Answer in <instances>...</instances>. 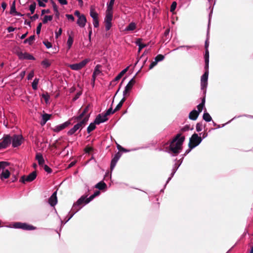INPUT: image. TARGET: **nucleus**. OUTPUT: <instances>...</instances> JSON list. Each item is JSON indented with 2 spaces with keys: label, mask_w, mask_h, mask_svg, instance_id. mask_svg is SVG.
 <instances>
[{
  "label": "nucleus",
  "mask_w": 253,
  "mask_h": 253,
  "mask_svg": "<svg viewBox=\"0 0 253 253\" xmlns=\"http://www.w3.org/2000/svg\"><path fill=\"white\" fill-rule=\"evenodd\" d=\"M180 134H177L171 142L169 146V153L171 152L175 155L180 153L184 140V137H180Z\"/></svg>",
  "instance_id": "nucleus-1"
},
{
  "label": "nucleus",
  "mask_w": 253,
  "mask_h": 253,
  "mask_svg": "<svg viewBox=\"0 0 253 253\" xmlns=\"http://www.w3.org/2000/svg\"><path fill=\"white\" fill-rule=\"evenodd\" d=\"M88 120V115L85 116L82 120H77L79 122L78 123L68 131V134L72 135L77 130L80 131L85 126Z\"/></svg>",
  "instance_id": "nucleus-2"
},
{
  "label": "nucleus",
  "mask_w": 253,
  "mask_h": 253,
  "mask_svg": "<svg viewBox=\"0 0 253 253\" xmlns=\"http://www.w3.org/2000/svg\"><path fill=\"white\" fill-rule=\"evenodd\" d=\"M201 141L202 138L197 133H194L190 139L189 146L191 149L194 148L198 146Z\"/></svg>",
  "instance_id": "nucleus-3"
},
{
  "label": "nucleus",
  "mask_w": 253,
  "mask_h": 253,
  "mask_svg": "<svg viewBox=\"0 0 253 253\" xmlns=\"http://www.w3.org/2000/svg\"><path fill=\"white\" fill-rule=\"evenodd\" d=\"M9 227H14L15 228L22 229L26 230H33L36 229V227L32 225L28 224L26 223L21 222H15L13 224L12 226Z\"/></svg>",
  "instance_id": "nucleus-4"
},
{
  "label": "nucleus",
  "mask_w": 253,
  "mask_h": 253,
  "mask_svg": "<svg viewBox=\"0 0 253 253\" xmlns=\"http://www.w3.org/2000/svg\"><path fill=\"white\" fill-rule=\"evenodd\" d=\"M89 61V59H85L79 63L69 64L68 66L73 70L78 71L84 67Z\"/></svg>",
  "instance_id": "nucleus-5"
},
{
  "label": "nucleus",
  "mask_w": 253,
  "mask_h": 253,
  "mask_svg": "<svg viewBox=\"0 0 253 253\" xmlns=\"http://www.w3.org/2000/svg\"><path fill=\"white\" fill-rule=\"evenodd\" d=\"M113 18V13L106 12L105 18V26L106 31H108L112 27L111 21Z\"/></svg>",
  "instance_id": "nucleus-6"
},
{
  "label": "nucleus",
  "mask_w": 253,
  "mask_h": 253,
  "mask_svg": "<svg viewBox=\"0 0 253 253\" xmlns=\"http://www.w3.org/2000/svg\"><path fill=\"white\" fill-rule=\"evenodd\" d=\"M11 140L12 146L16 147L22 144L23 138L21 135H14L11 138Z\"/></svg>",
  "instance_id": "nucleus-7"
},
{
  "label": "nucleus",
  "mask_w": 253,
  "mask_h": 253,
  "mask_svg": "<svg viewBox=\"0 0 253 253\" xmlns=\"http://www.w3.org/2000/svg\"><path fill=\"white\" fill-rule=\"evenodd\" d=\"M37 176V173L36 171H33L29 174L27 176H25L23 175L21 177L20 179V181L23 183H25L26 182H31L34 180Z\"/></svg>",
  "instance_id": "nucleus-8"
},
{
  "label": "nucleus",
  "mask_w": 253,
  "mask_h": 253,
  "mask_svg": "<svg viewBox=\"0 0 253 253\" xmlns=\"http://www.w3.org/2000/svg\"><path fill=\"white\" fill-rule=\"evenodd\" d=\"M208 75H209V72H208V71H207L203 75V76L201 77V89L204 90V92L206 91L205 89H206L207 84H208Z\"/></svg>",
  "instance_id": "nucleus-9"
},
{
  "label": "nucleus",
  "mask_w": 253,
  "mask_h": 253,
  "mask_svg": "<svg viewBox=\"0 0 253 253\" xmlns=\"http://www.w3.org/2000/svg\"><path fill=\"white\" fill-rule=\"evenodd\" d=\"M70 124V122H66L62 124L55 126L52 128V130L55 132H58L61 131V130L63 129L65 127H67Z\"/></svg>",
  "instance_id": "nucleus-10"
},
{
  "label": "nucleus",
  "mask_w": 253,
  "mask_h": 253,
  "mask_svg": "<svg viewBox=\"0 0 253 253\" xmlns=\"http://www.w3.org/2000/svg\"><path fill=\"white\" fill-rule=\"evenodd\" d=\"M121 156H122V154L121 153H120L119 152H118L117 153H116L115 154L114 158L112 160L111 163L110 169H111V170H112L114 169L117 162L118 161V160H119V159L120 158Z\"/></svg>",
  "instance_id": "nucleus-11"
},
{
  "label": "nucleus",
  "mask_w": 253,
  "mask_h": 253,
  "mask_svg": "<svg viewBox=\"0 0 253 253\" xmlns=\"http://www.w3.org/2000/svg\"><path fill=\"white\" fill-rule=\"evenodd\" d=\"M12 140L9 135H6L3 137V140L0 142L3 148H6L11 143Z\"/></svg>",
  "instance_id": "nucleus-12"
},
{
  "label": "nucleus",
  "mask_w": 253,
  "mask_h": 253,
  "mask_svg": "<svg viewBox=\"0 0 253 253\" xmlns=\"http://www.w3.org/2000/svg\"><path fill=\"white\" fill-rule=\"evenodd\" d=\"M17 55L18 56L19 58L21 59H30V60L34 59V58L32 55H31L26 52H18Z\"/></svg>",
  "instance_id": "nucleus-13"
},
{
  "label": "nucleus",
  "mask_w": 253,
  "mask_h": 253,
  "mask_svg": "<svg viewBox=\"0 0 253 253\" xmlns=\"http://www.w3.org/2000/svg\"><path fill=\"white\" fill-rule=\"evenodd\" d=\"M108 120L107 117L105 115H98L95 120V123L99 124L106 122Z\"/></svg>",
  "instance_id": "nucleus-14"
},
{
  "label": "nucleus",
  "mask_w": 253,
  "mask_h": 253,
  "mask_svg": "<svg viewBox=\"0 0 253 253\" xmlns=\"http://www.w3.org/2000/svg\"><path fill=\"white\" fill-rule=\"evenodd\" d=\"M86 22V19L84 15H82V16H79L77 20V24L80 27H84L85 25Z\"/></svg>",
  "instance_id": "nucleus-15"
},
{
  "label": "nucleus",
  "mask_w": 253,
  "mask_h": 253,
  "mask_svg": "<svg viewBox=\"0 0 253 253\" xmlns=\"http://www.w3.org/2000/svg\"><path fill=\"white\" fill-rule=\"evenodd\" d=\"M48 202L51 206H54L57 204V199L56 197V192H55L52 194L49 199Z\"/></svg>",
  "instance_id": "nucleus-16"
},
{
  "label": "nucleus",
  "mask_w": 253,
  "mask_h": 253,
  "mask_svg": "<svg viewBox=\"0 0 253 253\" xmlns=\"http://www.w3.org/2000/svg\"><path fill=\"white\" fill-rule=\"evenodd\" d=\"M101 66L100 65H97L95 67V69H94V72L93 73V75H92V80H93V83L94 82V81L95 80L96 77L97 76H98L101 73V71L100 70V68H101Z\"/></svg>",
  "instance_id": "nucleus-17"
},
{
  "label": "nucleus",
  "mask_w": 253,
  "mask_h": 253,
  "mask_svg": "<svg viewBox=\"0 0 253 253\" xmlns=\"http://www.w3.org/2000/svg\"><path fill=\"white\" fill-rule=\"evenodd\" d=\"M36 159L38 161L39 165L40 166L42 167L44 165V160L42 155L41 153H39L36 154Z\"/></svg>",
  "instance_id": "nucleus-18"
},
{
  "label": "nucleus",
  "mask_w": 253,
  "mask_h": 253,
  "mask_svg": "<svg viewBox=\"0 0 253 253\" xmlns=\"http://www.w3.org/2000/svg\"><path fill=\"white\" fill-rule=\"evenodd\" d=\"M199 115V112H198L196 110H193L190 113L189 118L190 120H196L197 119Z\"/></svg>",
  "instance_id": "nucleus-19"
},
{
  "label": "nucleus",
  "mask_w": 253,
  "mask_h": 253,
  "mask_svg": "<svg viewBox=\"0 0 253 253\" xmlns=\"http://www.w3.org/2000/svg\"><path fill=\"white\" fill-rule=\"evenodd\" d=\"M89 109V106H86L84 109L83 112L78 116L76 118L77 120H82L85 116L88 115V117L89 116V114H86V113L88 112Z\"/></svg>",
  "instance_id": "nucleus-20"
},
{
  "label": "nucleus",
  "mask_w": 253,
  "mask_h": 253,
  "mask_svg": "<svg viewBox=\"0 0 253 253\" xmlns=\"http://www.w3.org/2000/svg\"><path fill=\"white\" fill-rule=\"evenodd\" d=\"M10 174V172L8 169H5V168L3 169L0 175V178L1 179H7L9 177Z\"/></svg>",
  "instance_id": "nucleus-21"
},
{
  "label": "nucleus",
  "mask_w": 253,
  "mask_h": 253,
  "mask_svg": "<svg viewBox=\"0 0 253 253\" xmlns=\"http://www.w3.org/2000/svg\"><path fill=\"white\" fill-rule=\"evenodd\" d=\"M135 77H134L127 84L125 88L129 91L132 89L133 85L135 83V81L134 80Z\"/></svg>",
  "instance_id": "nucleus-22"
},
{
  "label": "nucleus",
  "mask_w": 253,
  "mask_h": 253,
  "mask_svg": "<svg viewBox=\"0 0 253 253\" xmlns=\"http://www.w3.org/2000/svg\"><path fill=\"white\" fill-rule=\"evenodd\" d=\"M136 24L134 22H131L125 29L126 31H132L136 29Z\"/></svg>",
  "instance_id": "nucleus-23"
},
{
  "label": "nucleus",
  "mask_w": 253,
  "mask_h": 253,
  "mask_svg": "<svg viewBox=\"0 0 253 253\" xmlns=\"http://www.w3.org/2000/svg\"><path fill=\"white\" fill-rule=\"evenodd\" d=\"M90 15L93 19V20L97 19H98V14L95 11V9L93 7H91L90 8Z\"/></svg>",
  "instance_id": "nucleus-24"
},
{
  "label": "nucleus",
  "mask_w": 253,
  "mask_h": 253,
  "mask_svg": "<svg viewBox=\"0 0 253 253\" xmlns=\"http://www.w3.org/2000/svg\"><path fill=\"white\" fill-rule=\"evenodd\" d=\"M86 197L84 196L81 197L73 206V208H75L76 206H80L83 203L85 204Z\"/></svg>",
  "instance_id": "nucleus-25"
},
{
  "label": "nucleus",
  "mask_w": 253,
  "mask_h": 253,
  "mask_svg": "<svg viewBox=\"0 0 253 253\" xmlns=\"http://www.w3.org/2000/svg\"><path fill=\"white\" fill-rule=\"evenodd\" d=\"M128 69V67H126V68H125V69L122 70L119 73V74L115 78L114 81H119L122 77V76L127 71Z\"/></svg>",
  "instance_id": "nucleus-26"
},
{
  "label": "nucleus",
  "mask_w": 253,
  "mask_h": 253,
  "mask_svg": "<svg viewBox=\"0 0 253 253\" xmlns=\"http://www.w3.org/2000/svg\"><path fill=\"white\" fill-rule=\"evenodd\" d=\"M115 0H110L109 3L107 4V9L106 12L113 13V6Z\"/></svg>",
  "instance_id": "nucleus-27"
},
{
  "label": "nucleus",
  "mask_w": 253,
  "mask_h": 253,
  "mask_svg": "<svg viewBox=\"0 0 253 253\" xmlns=\"http://www.w3.org/2000/svg\"><path fill=\"white\" fill-rule=\"evenodd\" d=\"M107 187L106 184L102 181H101L99 183H98L95 185V188L99 189V190H103L105 189Z\"/></svg>",
  "instance_id": "nucleus-28"
},
{
  "label": "nucleus",
  "mask_w": 253,
  "mask_h": 253,
  "mask_svg": "<svg viewBox=\"0 0 253 253\" xmlns=\"http://www.w3.org/2000/svg\"><path fill=\"white\" fill-rule=\"evenodd\" d=\"M50 115L47 114H43L42 115V121L41 124L42 125H44L46 123V122L50 119Z\"/></svg>",
  "instance_id": "nucleus-29"
},
{
  "label": "nucleus",
  "mask_w": 253,
  "mask_h": 253,
  "mask_svg": "<svg viewBox=\"0 0 253 253\" xmlns=\"http://www.w3.org/2000/svg\"><path fill=\"white\" fill-rule=\"evenodd\" d=\"M136 43L139 46L138 52H140L141 50L146 46V44L142 43L141 40L138 39L136 42Z\"/></svg>",
  "instance_id": "nucleus-30"
},
{
  "label": "nucleus",
  "mask_w": 253,
  "mask_h": 253,
  "mask_svg": "<svg viewBox=\"0 0 253 253\" xmlns=\"http://www.w3.org/2000/svg\"><path fill=\"white\" fill-rule=\"evenodd\" d=\"M203 117V119L207 122H209L211 120V117L210 115L207 112H205L204 113Z\"/></svg>",
  "instance_id": "nucleus-31"
},
{
  "label": "nucleus",
  "mask_w": 253,
  "mask_h": 253,
  "mask_svg": "<svg viewBox=\"0 0 253 253\" xmlns=\"http://www.w3.org/2000/svg\"><path fill=\"white\" fill-rule=\"evenodd\" d=\"M126 100V98L125 97H123V98L122 99V100L120 101L119 103L117 105L115 109V111H117L119 110L122 106L124 102Z\"/></svg>",
  "instance_id": "nucleus-32"
},
{
  "label": "nucleus",
  "mask_w": 253,
  "mask_h": 253,
  "mask_svg": "<svg viewBox=\"0 0 253 253\" xmlns=\"http://www.w3.org/2000/svg\"><path fill=\"white\" fill-rule=\"evenodd\" d=\"M34 40H35V36L33 35V36H30L29 38L26 39L24 41V42L25 43H28L30 45H31L33 43V42H34Z\"/></svg>",
  "instance_id": "nucleus-33"
},
{
  "label": "nucleus",
  "mask_w": 253,
  "mask_h": 253,
  "mask_svg": "<svg viewBox=\"0 0 253 253\" xmlns=\"http://www.w3.org/2000/svg\"><path fill=\"white\" fill-rule=\"evenodd\" d=\"M95 122L93 123H91L89 126L87 127V131L88 133H90L91 131H92L95 128Z\"/></svg>",
  "instance_id": "nucleus-34"
},
{
  "label": "nucleus",
  "mask_w": 253,
  "mask_h": 253,
  "mask_svg": "<svg viewBox=\"0 0 253 253\" xmlns=\"http://www.w3.org/2000/svg\"><path fill=\"white\" fill-rule=\"evenodd\" d=\"M9 165V163L6 162H0V171L5 169L7 166Z\"/></svg>",
  "instance_id": "nucleus-35"
},
{
  "label": "nucleus",
  "mask_w": 253,
  "mask_h": 253,
  "mask_svg": "<svg viewBox=\"0 0 253 253\" xmlns=\"http://www.w3.org/2000/svg\"><path fill=\"white\" fill-rule=\"evenodd\" d=\"M73 43V38L71 36H69L68 37V41H67V45L68 46V49L71 48Z\"/></svg>",
  "instance_id": "nucleus-36"
},
{
  "label": "nucleus",
  "mask_w": 253,
  "mask_h": 253,
  "mask_svg": "<svg viewBox=\"0 0 253 253\" xmlns=\"http://www.w3.org/2000/svg\"><path fill=\"white\" fill-rule=\"evenodd\" d=\"M39 83V79H35L32 83V87L34 90L37 89V85Z\"/></svg>",
  "instance_id": "nucleus-37"
},
{
  "label": "nucleus",
  "mask_w": 253,
  "mask_h": 253,
  "mask_svg": "<svg viewBox=\"0 0 253 253\" xmlns=\"http://www.w3.org/2000/svg\"><path fill=\"white\" fill-rule=\"evenodd\" d=\"M36 3L35 2H33L30 5L29 9L31 11V14H33L34 13L35 8H36Z\"/></svg>",
  "instance_id": "nucleus-38"
},
{
  "label": "nucleus",
  "mask_w": 253,
  "mask_h": 253,
  "mask_svg": "<svg viewBox=\"0 0 253 253\" xmlns=\"http://www.w3.org/2000/svg\"><path fill=\"white\" fill-rule=\"evenodd\" d=\"M52 19V16L50 15H45L43 20V23H45L48 21H51Z\"/></svg>",
  "instance_id": "nucleus-39"
},
{
  "label": "nucleus",
  "mask_w": 253,
  "mask_h": 253,
  "mask_svg": "<svg viewBox=\"0 0 253 253\" xmlns=\"http://www.w3.org/2000/svg\"><path fill=\"white\" fill-rule=\"evenodd\" d=\"M164 59V56L162 54H159L155 58V60H156L157 62L161 61L163 60Z\"/></svg>",
  "instance_id": "nucleus-40"
},
{
  "label": "nucleus",
  "mask_w": 253,
  "mask_h": 253,
  "mask_svg": "<svg viewBox=\"0 0 253 253\" xmlns=\"http://www.w3.org/2000/svg\"><path fill=\"white\" fill-rule=\"evenodd\" d=\"M115 112V109L113 110L112 107H111L104 114L107 117L110 114L114 113Z\"/></svg>",
  "instance_id": "nucleus-41"
},
{
  "label": "nucleus",
  "mask_w": 253,
  "mask_h": 253,
  "mask_svg": "<svg viewBox=\"0 0 253 253\" xmlns=\"http://www.w3.org/2000/svg\"><path fill=\"white\" fill-rule=\"evenodd\" d=\"M42 64L44 67L47 68L50 65V63L48 60H44L42 62Z\"/></svg>",
  "instance_id": "nucleus-42"
},
{
  "label": "nucleus",
  "mask_w": 253,
  "mask_h": 253,
  "mask_svg": "<svg viewBox=\"0 0 253 253\" xmlns=\"http://www.w3.org/2000/svg\"><path fill=\"white\" fill-rule=\"evenodd\" d=\"M177 3L175 1L172 3L170 6V11L173 12L176 8Z\"/></svg>",
  "instance_id": "nucleus-43"
},
{
  "label": "nucleus",
  "mask_w": 253,
  "mask_h": 253,
  "mask_svg": "<svg viewBox=\"0 0 253 253\" xmlns=\"http://www.w3.org/2000/svg\"><path fill=\"white\" fill-rule=\"evenodd\" d=\"M204 106H203V103H200L197 106L198 112L201 113L203 109Z\"/></svg>",
  "instance_id": "nucleus-44"
},
{
  "label": "nucleus",
  "mask_w": 253,
  "mask_h": 253,
  "mask_svg": "<svg viewBox=\"0 0 253 253\" xmlns=\"http://www.w3.org/2000/svg\"><path fill=\"white\" fill-rule=\"evenodd\" d=\"M196 130L197 131H198V132L201 131L202 130V125L200 123H198L196 125Z\"/></svg>",
  "instance_id": "nucleus-45"
},
{
  "label": "nucleus",
  "mask_w": 253,
  "mask_h": 253,
  "mask_svg": "<svg viewBox=\"0 0 253 253\" xmlns=\"http://www.w3.org/2000/svg\"><path fill=\"white\" fill-rule=\"evenodd\" d=\"M42 97L44 99L46 103H48V99L49 98V96L47 94H43L42 95Z\"/></svg>",
  "instance_id": "nucleus-46"
},
{
  "label": "nucleus",
  "mask_w": 253,
  "mask_h": 253,
  "mask_svg": "<svg viewBox=\"0 0 253 253\" xmlns=\"http://www.w3.org/2000/svg\"><path fill=\"white\" fill-rule=\"evenodd\" d=\"M45 171H46L48 173H50L51 172V169L49 168L47 165H44L42 166Z\"/></svg>",
  "instance_id": "nucleus-47"
},
{
  "label": "nucleus",
  "mask_w": 253,
  "mask_h": 253,
  "mask_svg": "<svg viewBox=\"0 0 253 253\" xmlns=\"http://www.w3.org/2000/svg\"><path fill=\"white\" fill-rule=\"evenodd\" d=\"M158 62L154 59V61H152L150 65L149 69H152L153 67H154L157 64Z\"/></svg>",
  "instance_id": "nucleus-48"
},
{
  "label": "nucleus",
  "mask_w": 253,
  "mask_h": 253,
  "mask_svg": "<svg viewBox=\"0 0 253 253\" xmlns=\"http://www.w3.org/2000/svg\"><path fill=\"white\" fill-rule=\"evenodd\" d=\"M94 198L95 197L94 196V195H92L88 198H86L85 204H88L91 201H92Z\"/></svg>",
  "instance_id": "nucleus-49"
},
{
  "label": "nucleus",
  "mask_w": 253,
  "mask_h": 253,
  "mask_svg": "<svg viewBox=\"0 0 253 253\" xmlns=\"http://www.w3.org/2000/svg\"><path fill=\"white\" fill-rule=\"evenodd\" d=\"M94 198L95 197L94 196V195H92L88 198H86L85 204H88L91 201H92Z\"/></svg>",
  "instance_id": "nucleus-50"
},
{
  "label": "nucleus",
  "mask_w": 253,
  "mask_h": 253,
  "mask_svg": "<svg viewBox=\"0 0 253 253\" xmlns=\"http://www.w3.org/2000/svg\"><path fill=\"white\" fill-rule=\"evenodd\" d=\"M42 26V24L41 23H39V24L38 25V26L37 28V30H36V33L37 34H39L40 33Z\"/></svg>",
  "instance_id": "nucleus-51"
},
{
  "label": "nucleus",
  "mask_w": 253,
  "mask_h": 253,
  "mask_svg": "<svg viewBox=\"0 0 253 253\" xmlns=\"http://www.w3.org/2000/svg\"><path fill=\"white\" fill-rule=\"evenodd\" d=\"M43 43L47 48H49L52 46L51 43L48 41L43 42Z\"/></svg>",
  "instance_id": "nucleus-52"
},
{
  "label": "nucleus",
  "mask_w": 253,
  "mask_h": 253,
  "mask_svg": "<svg viewBox=\"0 0 253 253\" xmlns=\"http://www.w3.org/2000/svg\"><path fill=\"white\" fill-rule=\"evenodd\" d=\"M34 76V73L33 71H32L28 76V80H31Z\"/></svg>",
  "instance_id": "nucleus-53"
},
{
  "label": "nucleus",
  "mask_w": 253,
  "mask_h": 253,
  "mask_svg": "<svg viewBox=\"0 0 253 253\" xmlns=\"http://www.w3.org/2000/svg\"><path fill=\"white\" fill-rule=\"evenodd\" d=\"M10 13H16L14 3H13V5L11 7Z\"/></svg>",
  "instance_id": "nucleus-54"
},
{
  "label": "nucleus",
  "mask_w": 253,
  "mask_h": 253,
  "mask_svg": "<svg viewBox=\"0 0 253 253\" xmlns=\"http://www.w3.org/2000/svg\"><path fill=\"white\" fill-rule=\"evenodd\" d=\"M93 20V24L94 27H97L99 26L98 19H95V20Z\"/></svg>",
  "instance_id": "nucleus-55"
},
{
  "label": "nucleus",
  "mask_w": 253,
  "mask_h": 253,
  "mask_svg": "<svg viewBox=\"0 0 253 253\" xmlns=\"http://www.w3.org/2000/svg\"><path fill=\"white\" fill-rule=\"evenodd\" d=\"M38 3H39V5L40 6L43 7L45 6V4L43 2L44 1H42L40 0H38Z\"/></svg>",
  "instance_id": "nucleus-56"
},
{
  "label": "nucleus",
  "mask_w": 253,
  "mask_h": 253,
  "mask_svg": "<svg viewBox=\"0 0 253 253\" xmlns=\"http://www.w3.org/2000/svg\"><path fill=\"white\" fill-rule=\"evenodd\" d=\"M62 29L61 28L59 29L58 32L56 33V38H58V37L60 36L62 34Z\"/></svg>",
  "instance_id": "nucleus-57"
},
{
  "label": "nucleus",
  "mask_w": 253,
  "mask_h": 253,
  "mask_svg": "<svg viewBox=\"0 0 253 253\" xmlns=\"http://www.w3.org/2000/svg\"><path fill=\"white\" fill-rule=\"evenodd\" d=\"M66 17L68 19L71 20L72 21L74 20V18L72 15L67 14Z\"/></svg>",
  "instance_id": "nucleus-58"
},
{
  "label": "nucleus",
  "mask_w": 253,
  "mask_h": 253,
  "mask_svg": "<svg viewBox=\"0 0 253 253\" xmlns=\"http://www.w3.org/2000/svg\"><path fill=\"white\" fill-rule=\"evenodd\" d=\"M92 149L91 147H88L85 149V151L86 153H89L92 151Z\"/></svg>",
  "instance_id": "nucleus-59"
},
{
  "label": "nucleus",
  "mask_w": 253,
  "mask_h": 253,
  "mask_svg": "<svg viewBox=\"0 0 253 253\" xmlns=\"http://www.w3.org/2000/svg\"><path fill=\"white\" fill-rule=\"evenodd\" d=\"M59 2L63 5L66 4L67 3V1L66 0H58Z\"/></svg>",
  "instance_id": "nucleus-60"
},
{
  "label": "nucleus",
  "mask_w": 253,
  "mask_h": 253,
  "mask_svg": "<svg viewBox=\"0 0 253 253\" xmlns=\"http://www.w3.org/2000/svg\"><path fill=\"white\" fill-rule=\"evenodd\" d=\"M128 92H129V91L126 90V89L125 88V90L123 91L124 97H125L126 98V96L127 95V94Z\"/></svg>",
  "instance_id": "nucleus-61"
},
{
  "label": "nucleus",
  "mask_w": 253,
  "mask_h": 253,
  "mask_svg": "<svg viewBox=\"0 0 253 253\" xmlns=\"http://www.w3.org/2000/svg\"><path fill=\"white\" fill-rule=\"evenodd\" d=\"M15 30V28H13L12 27H9L8 28H7V31L8 32H13Z\"/></svg>",
  "instance_id": "nucleus-62"
},
{
  "label": "nucleus",
  "mask_w": 253,
  "mask_h": 253,
  "mask_svg": "<svg viewBox=\"0 0 253 253\" xmlns=\"http://www.w3.org/2000/svg\"><path fill=\"white\" fill-rule=\"evenodd\" d=\"M179 166H180V164L178 165V166H175V169H173V171L171 173V176H172L174 175V173L175 172L176 170L178 168Z\"/></svg>",
  "instance_id": "nucleus-63"
},
{
  "label": "nucleus",
  "mask_w": 253,
  "mask_h": 253,
  "mask_svg": "<svg viewBox=\"0 0 253 253\" xmlns=\"http://www.w3.org/2000/svg\"><path fill=\"white\" fill-rule=\"evenodd\" d=\"M74 14L75 15L78 16V18L79 17V16H82V15L80 14V12L78 10L75 11Z\"/></svg>",
  "instance_id": "nucleus-64"
}]
</instances>
